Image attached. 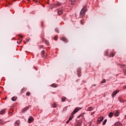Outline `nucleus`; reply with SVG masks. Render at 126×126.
Returning a JSON list of instances; mask_svg holds the SVG:
<instances>
[{
    "label": "nucleus",
    "instance_id": "obj_1",
    "mask_svg": "<svg viewBox=\"0 0 126 126\" xmlns=\"http://www.w3.org/2000/svg\"><path fill=\"white\" fill-rule=\"evenodd\" d=\"M81 109H82V108H80V107L75 108L74 111L71 113L72 117L71 116H70L68 120L71 121V120H72V118H73V115H74V114H76V113H77L78 111H79L80 110H81Z\"/></svg>",
    "mask_w": 126,
    "mask_h": 126
},
{
    "label": "nucleus",
    "instance_id": "obj_2",
    "mask_svg": "<svg viewBox=\"0 0 126 126\" xmlns=\"http://www.w3.org/2000/svg\"><path fill=\"white\" fill-rule=\"evenodd\" d=\"M85 12H86V7L84 6L80 12V17H83L85 15Z\"/></svg>",
    "mask_w": 126,
    "mask_h": 126
},
{
    "label": "nucleus",
    "instance_id": "obj_3",
    "mask_svg": "<svg viewBox=\"0 0 126 126\" xmlns=\"http://www.w3.org/2000/svg\"><path fill=\"white\" fill-rule=\"evenodd\" d=\"M60 40L61 41H63V42H65V43H67V42H68V40H67V39H66V37H61Z\"/></svg>",
    "mask_w": 126,
    "mask_h": 126
},
{
    "label": "nucleus",
    "instance_id": "obj_4",
    "mask_svg": "<svg viewBox=\"0 0 126 126\" xmlns=\"http://www.w3.org/2000/svg\"><path fill=\"white\" fill-rule=\"evenodd\" d=\"M104 120V118L103 117H99L98 119V120L97 121V124H100L101 123V122H103V120Z\"/></svg>",
    "mask_w": 126,
    "mask_h": 126
},
{
    "label": "nucleus",
    "instance_id": "obj_5",
    "mask_svg": "<svg viewBox=\"0 0 126 126\" xmlns=\"http://www.w3.org/2000/svg\"><path fill=\"white\" fill-rule=\"evenodd\" d=\"M119 90H117L114 91V92L113 93V94H112V97H115V96H116V95H117V94L118 93H119Z\"/></svg>",
    "mask_w": 126,
    "mask_h": 126
},
{
    "label": "nucleus",
    "instance_id": "obj_6",
    "mask_svg": "<svg viewBox=\"0 0 126 126\" xmlns=\"http://www.w3.org/2000/svg\"><path fill=\"white\" fill-rule=\"evenodd\" d=\"M29 109V106H27L25 108H24L22 110V113H25V112H26V111H27V110H28Z\"/></svg>",
    "mask_w": 126,
    "mask_h": 126
},
{
    "label": "nucleus",
    "instance_id": "obj_7",
    "mask_svg": "<svg viewBox=\"0 0 126 126\" xmlns=\"http://www.w3.org/2000/svg\"><path fill=\"white\" fill-rule=\"evenodd\" d=\"M33 121H34V118H33V117H31L29 118L28 123H29L30 124V123H32V122H33Z\"/></svg>",
    "mask_w": 126,
    "mask_h": 126
},
{
    "label": "nucleus",
    "instance_id": "obj_8",
    "mask_svg": "<svg viewBox=\"0 0 126 126\" xmlns=\"http://www.w3.org/2000/svg\"><path fill=\"white\" fill-rule=\"evenodd\" d=\"M77 73H78V76H81V70L80 69V68L78 69Z\"/></svg>",
    "mask_w": 126,
    "mask_h": 126
},
{
    "label": "nucleus",
    "instance_id": "obj_9",
    "mask_svg": "<svg viewBox=\"0 0 126 126\" xmlns=\"http://www.w3.org/2000/svg\"><path fill=\"white\" fill-rule=\"evenodd\" d=\"M119 115H120V113L119 112V111H118V110H116L114 112V116L115 117H118Z\"/></svg>",
    "mask_w": 126,
    "mask_h": 126
},
{
    "label": "nucleus",
    "instance_id": "obj_10",
    "mask_svg": "<svg viewBox=\"0 0 126 126\" xmlns=\"http://www.w3.org/2000/svg\"><path fill=\"white\" fill-rule=\"evenodd\" d=\"M27 90V88H23L21 91V93L22 94V93H24V92H25V91H26Z\"/></svg>",
    "mask_w": 126,
    "mask_h": 126
},
{
    "label": "nucleus",
    "instance_id": "obj_11",
    "mask_svg": "<svg viewBox=\"0 0 126 126\" xmlns=\"http://www.w3.org/2000/svg\"><path fill=\"white\" fill-rule=\"evenodd\" d=\"M115 126H122V123H121L120 122H118L115 123Z\"/></svg>",
    "mask_w": 126,
    "mask_h": 126
},
{
    "label": "nucleus",
    "instance_id": "obj_12",
    "mask_svg": "<svg viewBox=\"0 0 126 126\" xmlns=\"http://www.w3.org/2000/svg\"><path fill=\"white\" fill-rule=\"evenodd\" d=\"M5 113V109H2L0 111V115H3Z\"/></svg>",
    "mask_w": 126,
    "mask_h": 126
},
{
    "label": "nucleus",
    "instance_id": "obj_13",
    "mask_svg": "<svg viewBox=\"0 0 126 126\" xmlns=\"http://www.w3.org/2000/svg\"><path fill=\"white\" fill-rule=\"evenodd\" d=\"M85 114V113H82L81 114H80L79 116H77V118L79 119L80 118V117H83L84 115Z\"/></svg>",
    "mask_w": 126,
    "mask_h": 126
},
{
    "label": "nucleus",
    "instance_id": "obj_14",
    "mask_svg": "<svg viewBox=\"0 0 126 126\" xmlns=\"http://www.w3.org/2000/svg\"><path fill=\"white\" fill-rule=\"evenodd\" d=\"M19 124H20V122L19 121H16L15 123V126H19Z\"/></svg>",
    "mask_w": 126,
    "mask_h": 126
},
{
    "label": "nucleus",
    "instance_id": "obj_15",
    "mask_svg": "<svg viewBox=\"0 0 126 126\" xmlns=\"http://www.w3.org/2000/svg\"><path fill=\"white\" fill-rule=\"evenodd\" d=\"M58 13L59 15H61V14H63V10H59L58 11Z\"/></svg>",
    "mask_w": 126,
    "mask_h": 126
},
{
    "label": "nucleus",
    "instance_id": "obj_16",
    "mask_svg": "<svg viewBox=\"0 0 126 126\" xmlns=\"http://www.w3.org/2000/svg\"><path fill=\"white\" fill-rule=\"evenodd\" d=\"M17 99V97L15 96H13V97H12L11 100L12 101H13L14 102L15 101H16Z\"/></svg>",
    "mask_w": 126,
    "mask_h": 126
},
{
    "label": "nucleus",
    "instance_id": "obj_17",
    "mask_svg": "<svg viewBox=\"0 0 126 126\" xmlns=\"http://www.w3.org/2000/svg\"><path fill=\"white\" fill-rule=\"evenodd\" d=\"M41 56H42V57L43 56H45V51L42 50L41 52Z\"/></svg>",
    "mask_w": 126,
    "mask_h": 126
},
{
    "label": "nucleus",
    "instance_id": "obj_18",
    "mask_svg": "<svg viewBox=\"0 0 126 126\" xmlns=\"http://www.w3.org/2000/svg\"><path fill=\"white\" fill-rule=\"evenodd\" d=\"M66 100V97L63 96L62 99V102H64Z\"/></svg>",
    "mask_w": 126,
    "mask_h": 126
},
{
    "label": "nucleus",
    "instance_id": "obj_19",
    "mask_svg": "<svg viewBox=\"0 0 126 126\" xmlns=\"http://www.w3.org/2000/svg\"><path fill=\"white\" fill-rule=\"evenodd\" d=\"M113 113L112 112H110L109 113L108 116L109 118H112V117H113Z\"/></svg>",
    "mask_w": 126,
    "mask_h": 126
},
{
    "label": "nucleus",
    "instance_id": "obj_20",
    "mask_svg": "<svg viewBox=\"0 0 126 126\" xmlns=\"http://www.w3.org/2000/svg\"><path fill=\"white\" fill-rule=\"evenodd\" d=\"M30 95H31V93H30V92H27L26 93V96H30Z\"/></svg>",
    "mask_w": 126,
    "mask_h": 126
},
{
    "label": "nucleus",
    "instance_id": "obj_21",
    "mask_svg": "<svg viewBox=\"0 0 126 126\" xmlns=\"http://www.w3.org/2000/svg\"><path fill=\"white\" fill-rule=\"evenodd\" d=\"M44 43L46 44V45H49V41H47V40L44 39L43 40Z\"/></svg>",
    "mask_w": 126,
    "mask_h": 126
},
{
    "label": "nucleus",
    "instance_id": "obj_22",
    "mask_svg": "<svg viewBox=\"0 0 126 126\" xmlns=\"http://www.w3.org/2000/svg\"><path fill=\"white\" fill-rule=\"evenodd\" d=\"M107 123V119H105L102 123L103 126H105L106 125V123Z\"/></svg>",
    "mask_w": 126,
    "mask_h": 126
},
{
    "label": "nucleus",
    "instance_id": "obj_23",
    "mask_svg": "<svg viewBox=\"0 0 126 126\" xmlns=\"http://www.w3.org/2000/svg\"><path fill=\"white\" fill-rule=\"evenodd\" d=\"M108 53H109V51L108 50L105 51L104 53L105 56H108Z\"/></svg>",
    "mask_w": 126,
    "mask_h": 126
},
{
    "label": "nucleus",
    "instance_id": "obj_24",
    "mask_svg": "<svg viewBox=\"0 0 126 126\" xmlns=\"http://www.w3.org/2000/svg\"><path fill=\"white\" fill-rule=\"evenodd\" d=\"M115 56V54H114L113 53H111L110 55V57H114Z\"/></svg>",
    "mask_w": 126,
    "mask_h": 126
},
{
    "label": "nucleus",
    "instance_id": "obj_25",
    "mask_svg": "<svg viewBox=\"0 0 126 126\" xmlns=\"http://www.w3.org/2000/svg\"><path fill=\"white\" fill-rule=\"evenodd\" d=\"M55 5H56V6H60V5H61V3L58 2V3H57L55 4Z\"/></svg>",
    "mask_w": 126,
    "mask_h": 126
},
{
    "label": "nucleus",
    "instance_id": "obj_26",
    "mask_svg": "<svg viewBox=\"0 0 126 126\" xmlns=\"http://www.w3.org/2000/svg\"><path fill=\"white\" fill-rule=\"evenodd\" d=\"M105 82H106V80L105 79H103L101 81V84H103V83H105Z\"/></svg>",
    "mask_w": 126,
    "mask_h": 126
},
{
    "label": "nucleus",
    "instance_id": "obj_27",
    "mask_svg": "<svg viewBox=\"0 0 126 126\" xmlns=\"http://www.w3.org/2000/svg\"><path fill=\"white\" fill-rule=\"evenodd\" d=\"M53 108H57V104L53 103Z\"/></svg>",
    "mask_w": 126,
    "mask_h": 126
},
{
    "label": "nucleus",
    "instance_id": "obj_28",
    "mask_svg": "<svg viewBox=\"0 0 126 126\" xmlns=\"http://www.w3.org/2000/svg\"><path fill=\"white\" fill-rule=\"evenodd\" d=\"M93 110V108H92V107H90L88 108V111H92Z\"/></svg>",
    "mask_w": 126,
    "mask_h": 126
},
{
    "label": "nucleus",
    "instance_id": "obj_29",
    "mask_svg": "<svg viewBox=\"0 0 126 126\" xmlns=\"http://www.w3.org/2000/svg\"><path fill=\"white\" fill-rule=\"evenodd\" d=\"M125 64H119V66L122 68H123V66H125Z\"/></svg>",
    "mask_w": 126,
    "mask_h": 126
},
{
    "label": "nucleus",
    "instance_id": "obj_30",
    "mask_svg": "<svg viewBox=\"0 0 126 126\" xmlns=\"http://www.w3.org/2000/svg\"><path fill=\"white\" fill-rule=\"evenodd\" d=\"M55 31L57 32V33H60V31H59L58 29H55Z\"/></svg>",
    "mask_w": 126,
    "mask_h": 126
},
{
    "label": "nucleus",
    "instance_id": "obj_31",
    "mask_svg": "<svg viewBox=\"0 0 126 126\" xmlns=\"http://www.w3.org/2000/svg\"><path fill=\"white\" fill-rule=\"evenodd\" d=\"M80 22H81V24H82V25H83L84 24V22H83V21L82 20H81Z\"/></svg>",
    "mask_w": 126,
    "mask_h": 126
},
{
    "label": "nucleus",
    "instance_id": "obj_32",
    "mask_svg": "<svg viewBox=\"0 0 126 126\" xmlns=\"http://www.w3.org/2000/svg\"><path fill=\"white\" fill-rule=\"evenodd\" d=\"M39 48H44V46H43V45H40V46H39Z\"/></svg>",
    "mask_w": 126,
    "mask_h": 126
},
{
    "label": "nucleus",
    "instance_id": "obj_33",
    "mask_svg": "<svg viewBox=\"0 0 126 126\" xmlns=\"http://www.w3.org/2000/svg\"><path fill=\"white\" fill-rule=\"evenodd\" d=\"M123 89H126V86H124L123 87Z\"/></svg>",
    "mask_w": 126,
    "mask_h": 126
},
{
    "label": "nucleus",
    "instance_id": "obj_34",
    "mask_svg": "<svg viewBox=\"0 0 126 126\" xmlns=\"http://www.w3.org/2000/svg\"><path fill=\"white\" fill-rule=\"evenodd\" d=\"M66 123V124H68L69 123V120H67Z\"/></svg>",
    "mask_w": 126,
    "mask_h": 126
},
{
    "label": "nucleus",
    "instance_id": "obj_35",
    "mask_svg": "<svg viewBox=\"0 0 126 126\" xmlns=\"http://www.w3.org/2000/svg\"><path fill=\"white\" fill-rule=\"evenodd\" d=\"M44 25L43 22H42L41 27H43V26Z\"/></svg>",
    "mask_w": 126,
    "mask_h": 126
},
{
    "label": "nucleus",
    "instance_id": "obj_36",
    "mask_svg": "<svg viewBox=\"0 0 126 126\" xmlns=\"http://www.w3.org/2000/svg\"><path fill=\"white\" fill-rule=\"evenodd\" d=\"M27 42H29L30 41V39H27Z\"/></svg>",
    "mask_w": 126,
    "mask_h": 126
},
{
    "label": "nucleus",
    "instance_id": "obj_37",
    "mask_svg": "<svg viewBox=\"0 0 126 126\" xmlns=\"http://www.w3.org/2000/svg\"><path fill=\"white\" fill-rule=\"evenodd\" d=\"M52 87H55V85H54V84H52Z\"/></svg>",
    "mask_w": 126,
    "mask_h": 126
},
{
    "label": "nucleus",
    "instance_id": "obj_38",
    "mask_svg": "<svg viewBox=\"0 0 126 126\" xmlns=\"http://www.w3.org/2000/svg\"><path fill=\"white\" fill-rule=\"evenodd\" d=\"M70 1H74V0H69Z\"/></svg>",
    "mask_w": 126,
    "mask_h": 126
},
{
    "label": "nucleus",
    "instance_id": "obj_39",
    "mask_svg": "<svg viewBox=\"0 0 126 126\" xmlns=\"http://www.w3.org/2000/svg\"><path fill=\"white\" fill-rule=\"evenodd\" d=\"M53 39H54V40H57L58 38H56V37H54Z\"/></svg>",
    "mask_w": 126,
    "mask_h": 126
},
{
    "label": "nucleus",
    "instance_id": "obj_40",
    "mask_svg": "<svg viewBox=\"0 0 126 126\" xmlns=\"http://www.w3.org/2000/svg\"><path fill=\"white\" fill-rule=\"evenodd\" d=\"M92 86H96V85H92Z\"/></svg>",
    "mask_w": 126,
    "mask_h": 126
},
{
    "label": "nucleus",
    "instance_id": "obj_41",
    "mask_svg": "<svg viewBox=\"0 0 126 126\" xmlns=\"http://www.w3.org/2000/svg\"><path fill=\"white\" fill-rule=\"evenodd\" d=\"M36 1H39V0H35Z\"/></svg>",
    "mask_w": 126,
    "mask_h": 126
},
{
    "label": "nucleus",
    "instance_id": "obj_42",
    "mask_svg": "<svg viewBox=\"0 0 126 126\" xmlns=\"http://www.w3.org/2000/svg\"><path fill=\"white\" fill-rule=\"evenodd\" d=\"M28 0V1H30L31 0Z\"/></svg>",
    "mask_w": 126,
    "mask_h": 126
},
{
    "label": "nucleus",
    "instance_id": "obj_43",
    "mask_svg": "<svg viewBox=\"0 0 126 126\" xmlns=\"http://www.w3.org/2000/svg\"><path fill=\"white\" fill-rule=\"evenodd\" d=\"M125 74H126V70H125Z\"/></svg>",
    "mask_w": 126,
    "mask_h": 126
},
{
    "label": "nucleus",
    "instance_id": "obj_44",
    "mask_svg": "<svg viewBox=\"0 0 126 126\" xmlns=\"http://www.w3.org/2000/svg\"><path fill=\"white\" fill-rule=\"evenodd\" d=\"M4 100H6V97L5 98H4Z\"/></svg>",
    "mask_w": 126,
    "mask_h": 126
},
{
    "label": "nucleus",
    "instance_id": "obj_45",
    "mask_svg": "<svg viewBox=\"0 0 126 126\" xmlns=\"http://www.w3.org/2000/svg\"><path fill=\"white\" fill-rule=\"evenodd\" d=\"M45 57H46V56H43V58H45Z\"/></svg>",
    "mask_w": 126,
    "mask_h": 126
},
{
    "label": "nucleus",
    "instance_id": "obj_46",
    "mask_svg": "<svg viewBox=\"0 0 126 126\" xmlns=\"http://www.w3.org/2000/svg\"><path fill=\"white\" fill-rule=\"evenodd\" d=\"M14 0V1H16V0Z\"/></svg>",
    "mask_w": 126,
    "mask_h": 126
},
{
    "label": "nucleus",
    "instance_id": "obj_47",
    "mask_svg": "<svg viewBox=\"0 0 126 126\" xmlns=\"http://www.w3.org/2000/svg\"><path fill=\"white\" fill-rule=\"evenodd\" d=\"M35 0H32V1H34Z\"/></svg>",
    "mask_w": 126,
    "mask_h": 126
}]
</instances>
